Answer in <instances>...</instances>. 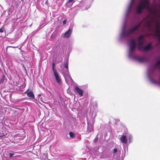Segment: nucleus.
I'll return each instance as SVG.
<instances>
[{
	"instance_id": "obj_9",
	"label": "nucleus",
	"mask_w": 160,
	"mask_h": 160,
	"mask_svg": "<svg viewBox=\"0 0 160 160\" xmlns=\"http://www.w3.org/2000/svg\"><path fill=\"white\" fill-rule=\"evenodd\" d=\"M68 60H67V62L66 63H65L64 65L63 66L64 67L67 68V70L66 71V74L67 75H68L69 76V78L70 79V80L72 81H73V80L72 79L71 77L70 76V75L69 74V71H68Z\"/></svg>"
},
{
	"instance_id": "obj_13",
	"label": "nucleus",
	"mask_w": 160,
	"mask_h": 160,
	"mask_svg": "<svg viewBox=\"0 0 160 160\" xmlns=\"http://www.w3.org/2000/svg\"><path fill=\"white\" fill-rule=\"evenodd\" d=\"M82 1H81V3H82ZM78 5L79 7H80L82 8V10H85V9H87L88 8L90 7V6H89V7H87L86 6V5H85V4H84L83 6H82L81 5V2H80V4H79Z\"/></svg>"
},
{
	"instance_id": "obj_14",
	"label": "nucleus",
	"mask_w": 160,
	"mask_h": 160,
	"mask_svg": "<svg viewBox=\"0 0 160 160\" xmlns=\"http://www.w3.org/2000/svg\"><path fill=\"white\" fill-rule=\"evenodd\" d=\"M74 2V1H68V2L66 4V5L67 7H68V8L71 7L73 3Z\"/></svg>"
},
{
	"instance_id": "obj_26",
	"label": "nucleus",
	"mask_w": 160,
	"mask_h": 160,
	"mask_svg": "<svg viewBox=\"0 0 160 160\" xmlns=\"http://www.w3.org/2000/svg\"><path fill=\"white\" fill-rule=\"evenodd\" d=\"M148 24V25L149 26V27H150V25H149V23Z\"/></svg>"
},
{
	"instance_id": "obj_12",
	"label": "nucleus",
	"mask_w": 160,
	"mask_h": 160,
	"mask_svg": "<svg viewBox=\"0 0 160 160\" xmlns=\"http://www.w3.org/2000/svg\"><path fill=\"white\" fill-rule=\"evenodd\" d=\"M27 96L32 99H34L35 98L34 94L32 91L28 92L27 93Z\"/></svg>"
},
{
	"instance_id": "obj_11",
	"label": "nucleus",
	"mask_w": 160,
	"mask_h": 160,
	"mask_svg": "<svg viewBox=\"0 0 160 160\" xmlns=\"http://www.w3.org/2000/svg\"><path fill=\"white\" fill-rule=\"evenodd\" d=\"M75 89L77 92L78 93L80 97H82L83 96V90L80 89L77 86H75Z\"/></svg>"
},
{
	"instance_id": "obj_8",
	"label": "nucleus",
	"mask_w": 160,
	"mask_h": 160,
	"mask_svg": "<svg viewBox=\"0 0 160 160\" xmlns=\"http://www.w3.org/2000/svg\"><path fill=\"white\" fill-rule=\"evenodd\" d=\"M72 32V29L70 28L65 33L62 34V36L64 38H69Z\"/></svg>"
},
{
	"instance_id": "obj_2",
	"label": "nucleus",
	"mask_w": 160,
	"mask_h": 160,
	"mask_svg": "<svg viewBox=\"0 0 160 160\" xmlns=\"http://www.w3.org/2000/svg\"><path fill=\"white\" fill-rule=\"evenodd\" d=\"M147 76L152 83L160 86V60L154 65L148 67Z\"/></svg>"
},
{
	"instance_id": "obj_21",
	"label": "nucleus",
	"mask_w": 160,
	"mask_h": 160,
	"mask_svg": "<svg viewBox=\"0 0 160 160\" xmlns=\"http://www.w3.org/2000/svg\"><path fill=\"white\" fill-rule=\"evenodd\" d=\"M5 31L4 29L3 28H1L0 29V32L3 33Z\"/></svg>"
},
{
	"instance_id": "obj_22",
	"label": "nucleus",
	"mask_w": 160,
	"mask_h": 160,
	"mask_svg": "<svg viewBox=\"0 0 160 160\" xmlns=\"http://www.w3.org/2000/svg\"><path fill=\"white\" fill-rule=\"evenodd\" d=\"M98 139V137L97 136L94 140V142L97 141Z\"/></svg>"
},
{
	"instance_id": "obj_18",
	"label": "nucleus",
	"mask_w": 160,
	"mask_h": 160,
	"mask_svg": "<svg viewBox=\"0 0 160 160\" xmlns=\"http://www.w3.org/2000/svg\"><path fill=\"white\" fill-rule=\"evenodd\" d=\"M69 134L70 137L73 138L74 137V135L73 133L72 132H70L69 133Z\"/></svg>"
},
{
	"instance_id": "obj_6",
	"label": "nucleus",
	"mask_w": 160,
	"mask_h": 160,
	"mask_svg": "<svg viewBox=\"0 0 160 160\" xmlns=\"http://www.w3.org/2000/svg\"><path fill=\"white\" fill-rule=\"evenodd\" d=\"M156 30V31L155 36L157 37L159 44H160V28L159 26L158 23L157 25Z\"/></svg>"
},
{
	"instance_id": "obj_25",
	"label": "nucleus",
	"mask_w": 160,
	"mask_h": 160,
	"mask_svg": "<svg viewBox=\"0 0 160 160\" xmlns=\"http://www.w3.org/2000/svg\"><path fill=\"white\" fill-rule=\"evenodd\" d=\"M95 105L97 106V103H95Z\"/></svg>"
},
{
	"instance_id": "obj_27",
	"label": "nucleus",
	"mask_w": 160,
	"mask_h": 160,
	"mask_svg": "<svg viewBox=\"0 0 160 160\" xmlns=\"http://www.w3.org/2000/svg\"><path fill=\"white\" fill-rule=\"evenodd\" d=\"M17 157H20V156H17Z\"/></svg>"
},
{
	"instance_id": "obj_4",
	"label": "nucleus",
	"mask_w": 160,
	"mask_h": 160,
	"mask_svg": "<svg viewBox=\"0 0 160 160\" xmlns=\"http://www.w3.org/2000/svg\"><path fill=\"white\" fill-rule=\"evenodd\" d=\"M144 36L142 35H140L137 38L138 41L137 48L139 51H141L142 52H147L152 50L153 49V47L151 43H148L146 46L143 47L142 45L144 43Z\"/></svg>"
},
{
	"instance_id": "obj_20",
	"label": "nucleus",
	"mask_w": 160,
	"mask_h": 160,
	"mask_svg": "<svg viewBox=\"0 0 160 160\" xmlns=\"http://www.w3.org/2000/svg\"><path fill=\"white\" fill-rule=\"evenodd\" d=\"M118 150L116 148H114L113 150V154H115L116 153V152H117Z\"/></svg>"
},
{
	"instance_id": "obj_17",
	"label": "nucleus",
	"mask_w": 160,
	"mask_h": 160,
	"mask_svg": "<svg viewBox=\"0 0 160 160\" xmlns=\"http://www.w3.org/2000/svg\"><path fill=\"white\" fill-rule=\"evenodd\" d=\"M18 153L17 152H14L13 153H9V154L10 155L9 157L10 158H12V157L13 156L14 154L15 153Z\"/></svg>"
},
{
	"instance_id": "obj_15",
	"label": "nucleus",
	"mask_w": 160,
	"mask_h": 160,
	"mask_svg": "<svg viewBox=\"0 0 160 160\" xmlns=\"http://www.w3.org/2000/svg\"><path fill=\"white\" fill-rule=\"evenodd\" d=\"M132 136L131 135H129V137H128V143L129 144H130V143H131L132 141Z\"/></svg>"
},
{
	"instance_id": "obj_16",
	"label": "nucleus",
	"mask_w": 160,
	"mask_h": 160,
	"mask_svg": "<svg viewBox=\"0 0 160 160\" xmlns=\"http://www.w3.org/2000/svg\"><path fill=\"white\" fill-rule=\"evenodd\" d=\"M55 63L54 62H53L52 64V69L53 71V72H55L57 71V70L55 69Z\"/></svg>"
},
{
	"instance_id": "obj_5",
	"label": "nucleus",
	"mask_w": 160,
	"mask_h": 160,
	"mask_svg": "<svg viewBox=\"0 0 160 160\" xmlns=\"http://www.w3.org/2000/svg\"><path fill=\"white\" fill-rule=\"evenodd\" d=\"M87 120L88 131L89 132H92L93 131L92 125L94 123L95 119L94 118H92L90 120H89L88 118L87 117Z\"/></svg>"
},
{
	"instance_id": "obj_7",
	"label": "nucleus",
	"mask_w": 160,
	"mask_h": 160,
	"mask_svg": "<svg viewBox=\"0 0 160 160\" xmlns=\"http://www.w3.org/2000/svg\"><path fill=\"white\" fill-rule=\"evenodd\" d=\"M53 74L58 83L59 85H62V82L60 76H59L57 71L53 72Z\"/></svg>"
},
{
	"instance_id": "obj_23",
	"label": "nucleus",
	"mask_w": 160,
	"mask_h": 160,
	"mask_svg": "<svg viewBox=\"0 0 160 160\" xmlns=\"http://www.w3.org/2000/svg\"><path fill=\"white\" fill-rule=\"evenodd\" d=\"M66 20H64L63 21V25L65 24L66 23Z\"/></svg>"
},
{
	"instance_id": "obj_3",
	"label": "nucleus",
	"mask_w": 160,
	"mask_h": 160,
	"mask_svg": "<svg viewBox=\"0 0 160 160\" xmlns=\"http://www.w3.org/2000/svg\"><path fill=\"white\" fill-rule=\"evenodd\" d=\"M128 45L129 49L128 56L129 58L140 63L147 62V59L146 57L135 55L137 46L136 42L134 39H131L130 42L128 43Z\"/></svg>"
},
{
	"instance_id": "obj_24",
	"label": "nucleus",
	"mask_w": 160,
	"mask_h": 160,
	"mask_svg": "<svg viewBox=\"0 0 160 160\" xmlns=\"http://www.w3.org/2000/svg\"><path fill=\"white\" fill-rule=\"evenodd\" d=\"M29 91V89H28L25 92V93H26V92H28Z\"/></svg>"
},
{
	"instance_id": "obj_28",
	"label": "nucleus",
	"mask_w": 160,
	"mask_h": 160,
	"mask_svg": "<svg viewBox=\"0 0 160 160\" xmlns=\"http://www.w3.org/2000/svg\"><path fill=\"white\" fill-rule=\"evenodd\" d=\"M47 3V2L46 1V2H45V3Z\"/></svg>"
},
{
	"instance_id": "obj_10",
	"label": "nucleus",
	"mask_w": 160,
	"mask_h": 160,
	"mask_svg": "<svg viewBox=\"0 0 160 160\" xmlns=\"http://www.w3.org/2000/svg\"><path fill=\"white\" fill-rule=\"evenodd\" d=\"M120 140L121 142L124 144H126L127 142V139L126 136L122 135L120 138Z\"/></svg>"
},
{
	"instance_id": "obj_1",
	"label": "nucleus",
	"mask_w": 160,
	"mask_h": 160,
	"mask_svg": "<svg viewBox=\"0 0 160 160\" xmlns=\"http://www.w3.org/2000/svg\"><path fill=\"white\" fill-rule=\"evenodd\" d=\"M135 1H131L128 5L125 12L124 18L123 25L122 27V31L119 34L118 38L119 41H127L131 38V35L135 34L136 31H138L140 25L139 24L136 25L133 28H129L127 30H125L126 23L129 14L131 12V8L133 4H135L136 12L138 14L142 13L143 9H146L153 14L157 12H159L160 11V8L152 10L150 7L149 1H140L138 3L135 2Z\"/></svg>"
},
{
	"instance_id": "obj_19",
	"label": "nucleus",
	"mask_w": 160,
	"mask_h": 160,
	"mask_svg": "<svg viewBox=\"0 0 160 160\" xmlns=\"http://www.w3.org/2000/svg\"><path fill=\"white\" fill-rule=\"evenodd\" d=\"M5 79V77L4 76H3L2 77V78L1 79L0 81V83H2L3 82L4 80Z\"/></svg>"
}]
</instances>
